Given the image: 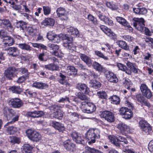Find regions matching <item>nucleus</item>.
<instances>
[{
    "mask_svg": "<svg viewBox=\"0 0 153 153\" xmlns=\"http://www.w3.org/2000/svg\"><path fill=\"white\" fill-rule=\"evenodd\" d=\"M100 131L97 128L89 129L86 134V138L88 140L89 144L95 142L96 139L100 138Z\"/></svg>",
    "mask_w": 153,
    "mask_h": 153,
    "instance_id": "nucleus-1",
    "label": "nucleus"
},
{
    "mask_svg": "<svg viewBox=\"0 0 153 153\" xmlns=\"http://www.w3.org/2000/svg\"><path fill=\"white\" fill-rule=\"evenodd\" d=\"M108 138L111 142L115 146L117 147L123 148L125 146H123L120 142L123 143V144L127 145L128 142L127 139L122 136L117 135L116 137L111 135L108 136Z\"/></svg>",
    "mask_w": 153,
    "mask_h": 153,
    "instance_id": "nucleus-2",
    "label": "nucleus"
},
{
    "mask_svg": "<svg viewBox=\"0 0 153 153\" xmlns=\"http://www.w3.org/2000/svg\"><path fill=\"white\" fill-rule=\"evenodd\" d=\"M26 132L27 137L32 141L37 142L41 139V135L36 131L28 129L26 131Z\"/></svg>",
    "mask_w": 153,
    "mask_h": 153,
    "instance_id": "nucleus-3",
    "label": "nucleus"
},
{
    "mask_svg": "<svg viewBox=\"0 0 153 153\" xmlns=\"http://www.w3.org/2000/svg\"><path fill=\"white\" fill-rule=\"evenodd\" d=\"M133 20L134 21L133 22L134 26L138 30L143 32V30L145 28L144 19L142 18H134Z\"/></svg>",
    "mask_w": 153,
    "mask_h": 153,
    "instance_id": "nucleus-4",
    "label": "nucleus"
},
{
    "mask_svg": "<svg viewBox=\"0 0 153 153\" xmlns=\"http://www.w3.org/2000/svg\"><path fill=\"white\" fill-rule=\"evenodd\" d=\"M120 114L126 119H130L133 117L131 110L126 107H122L119 110Z\"/></svg>",
    "mask_w": 153,
    "mask_h": 153,
    "instance_id": "nucleus-5",
    "label": "nucleus"
},
{
    "mask_svg": "<svg viewBox=\"0 0 153 153\" xmlns=\"http://www.w3.org/2000/svg\"><path fill=\"white\" fill-rule=\"evenodd\" d=\"M82 106L85 105V108H83L82 110L84 112L91 113L94 112L96 110L95 105L91 103L85 101L82 102Z\"/></svg>",
    "mask_w": 153,
    "mask_h": 153,
    "instance_id": "nucleus-6",
    "label": "nucleus"
},
{
    "mask_svg": "<svg viewBox=\"0 0 153 153\" xmlns=\"http://www.w3.org/2000/svg\"><path fill=\"white\" fill-rule=\"evenodd\" d=\"M135 64L134 63H132L129 61L127 62L126 65L128 68L126 67V74L131 75L132 72L134 73H137L139 69L135 66Z\"/></svg>",
    "mask_w": 153,
    "mask_h": 153,
    "instance_id": "nucleus-7",
    "label": "nucleus"
},
{
    "mask_svg": "<svg viewBox=\"0 0 153 153\" xmlns=\"http://www.w3.org/2000/svg\"><path fill=\"white\" fill-rule=\"evenodd\" d=\"M9 105L14 108H19L23 105L22 101L18 98H12L8 102Z\"/></svg>",
    "mask_w": 153,
    "mask_h": 153,
    "instance_id": "nucleus-8",
    "label": "nucleus"
},
{
    "mask_svg": "<svg viewBox=\"0 0 153 153\" xmlns=\"http://www.w3.org/2000/svg\"><path fill=\"white\" fill-rule=\"evenodd\" d=\"M0 25L3 27L6 28L10 32H12L14 31V28L10 21L8 19H0Z\"/></svg>",
    "mask_w": 153,
    "mask_h": 153,
    "instance_id": "nucleus-9",
    "label": "nucleus"
},
{
    "mask_svg": "<svg viewBox=\"0 0 153 153\" xmlns=\"http://www.w3.org/2000/svg\"><path fill=\"white\" fill-rule=\"evenodd\" d=\"M140 89L143 95L147 98L149 99L152 96V92L145 84H141Z\"/></svg>",
    "mask_w": 153,
    "mask_h": 153,
    "instance_id": "nucleus-10",
    "label": "nucleus"
},
{
    "mask_svg": "<svg viewBox=\"0 0 153 153\" xmlns=\"http://www.w3.org/2000/svg\"><path fill=\"white\" fill-rule=\"evenodd\" d=\"M16 69L14 68L10 67L5 70L4 72V76L9 80H11L15 76Z\"/></svg>",
    "mask_w": 153,
    "mask_h": 153,
    "instance_id": "nucleus-11",
    "label": "nucleus"
},
{
    "mask_svg": "<svg viewBox=\"0 0 153 153\" xmlns=\"http://www.w3.org/2000/svg\"><path fill=\"white\" fill-rule=\"evenodd\" d=\"M101 117L104 118L108 121L111 122L114 120V116L113 113L108 111H104L100 114Z\"/></svg>",
    "mask_w": 153,
    "mask_h": 153,
    "instance_id": "nucleus-12",
    "label": "nucleus"
},
{
    "mask_svg": "<svg viewBox=\"0 0 153 153\" xmlns=\"http://www.w3.org/2000/svg\"><path fill=\"white\" fill-rule=\"evenodd\" d=\"M100 27L101 29L108 36L113 39H116V35L110 29L103 25H100Z\"/></svg>",
    "mask_w": 153,
    "mask_h": 153,
    "instance_id": "nucleus-13",
    "label": "nucleus"
},
{
    "mask_svg": "<svg viewBox=\"0 0 153 153\" xmlns=\"http://www.w3.org/2000/svg\"><path fill=\"white\" fill-rule=\"evenodd\" d=\"M5 50L7 51L8 54L13 57H16L20 54L19 50L16 47H10L6 48Z\"/></svg>",
    "mask_w": 153,
    "mask_h": 153,
    "instance_id": "nucleus-14",
    "label": "nucleus"
},
{
    "mask_svg": "<svg viewBox=\"0 0 153 153\" xmlns=\"http://www.w3.org/2000/svg\"><path fill=\"white\" fill-rule=\"evenodd\" d=\"M136 98L137 101L143 105H146L149 108L151 107L150 103L145 99L143 95L138 94L136 95Z\"/></svg>",
    "mask_w": 153,
    "mask_h": 153,
    "instance_id": "nucleus-15",
    "label": "nucleus"
},
{
    "mask_svg": "<svg viewBox=\"0 0 153 153\" xmlns=\"http://www.w3.org/2000/svg\"><path fill=\"white\" fill-rule=\"evenodd\" d=\"M56 13L57 16L61 18L62 20H66L68 18L66 14V11L65 9L62 7H59L57 8L56 10Z\"/></svg>",
    "mask_w": 153,
    "mask_h": 153,
    "instance_id": "nucleus-16",
    "label": "nucleus"
},
{
    "mask_svg": "<svg viewBox=\"0 0 153 153\" xmlns=\"http://www.w3.org/2000/svg\"><path fill=\"white\" fill-rule=\"evenodd\" d=\"M3 45L4 49L7 46H10L13 44L14 41L13 38L10 36H7L4 38L3 41Z\"/></svg>",
    "mask_w": 153,
    "mask_h": 153,
    "instance_id": "nucleus-17",
    "label": "nucleus"
},
{
    "mask_svg": "<svg viewBox=\"0 0 153 153\" xmlns=\"http://www.w3.org/2000/svg\"><path fill=\"white\" fill-rule=\"evenodd\" d=\"M44 114V113L43 111H37L27 112L26 115L27 117H29L35 118L41 117Z\"/></svg>",
    "mask_w": 153,
    "mask_h": 153,
    "instance_id": "nucleus-18",
    "label": "nucleus"
},
{
    "mask_svg": "<svg viewBox=\"0 0 153 153\" xmlns=\"http://www.w3.org/2000/svg\"><path fill=\"white\" fill-rule=\"evenodd\" d=\"M106 76L108 80L111 82L116 83L118 81V79L116 75L110 71H108L106 74Z\"/></svg>",
    "mask_w": 153,
    "mask_h": 153,
    "instance_id": "nucleus-19",
    "label": "nucleus"
},
{
    "mask_svg": "<svg viewBox=\"0 0 153 153\" xmlns=\"http://www.w3.org/2000/svg\"><path fill=\"white\" fill-rule=\"evenodd\" d=\"M116 20L117 22L124 27L129 28L130 30H132V28L124 18L122 17L117 16L116 17Z\"/></svg>",
    "mask_w": 153,
    "mask_h": 153,
    "instance_id": "nucleus-20",
    "label": "nucleus"
},
{
    "mask_svg": "<svg viewBox=\"0 0 153 153\" xmlns=\"http://www.w3.org/2000/svg\"><path fill=\"white\" fill-rule=\"evenodd\" d=\"M117 128L123 134H125L129 131L130 128L129 126L123 123H120L117 125Z\"/></svg>",
    "mask_w": 153,
    "mask_h": 153,
    "instance_id": "nucleus-21",
    "label": "nucleus"
},
{
    "mask_svg": "<svg viewBox=\"0 0 153 153\" xmlns=\"http://www.w3.org/2000/svg\"><path fill=\"white\" fill-rule=\"evenodd\" d=\"M51 125L52 127L58 130L59 132H63L65 130L64 125L59 122L52 121Z\"/></svg>",
    "mask_w": 153,
    "mask_h": 153,
    "instance_id": "nucleus-22",
    "label": "nucleus"
},
{
    "mask_svg": "<svg viewBox=\"0 0 153 153\" xmlns=\"http://www.w3.org/2000/svg\"><path fill=\"white\" fill-rule=\"evenodd\" d=\"M63 145L65 149L68 151L73 150L75 147V144L68 140L64 142Z\"/></svg>",
    "mask_w": 153,
    "mask_h": 153,
    "instance_id": "nucleus-23",
    "label": "nucleus"
},
{
    "mask_svg": "<svg viewBox=\"0 0 153 153\" xmlns=\"http://www.w3.org/2000/svg\"><path fill=\"white\" fill-rule=\"evenodd\" d=\"M77 87L78 89L83 91L85 94H88L90 92L89 88L84 83H79L77 84Z\"/></svg>",
    "mask_w": 153,
    "mask_h": 153,
    "instance_id": "nucleus-24",
    "label": "nucleus"
},
{
    "mask_svg": "<svg viewBox=\"0 0 153 153\" xmlns=\"http://www.w3.org/2000/svg\"><path fill=\"white\" fill-rule=\"evenodd\" d=\"M81 59L87 65H90L92 63V60L91 58L84 54L81 53L80 54Z\"/></svg>",
    "mask_w": 153,
    "mask_h": 153,
    "instance_id": "nucleus-25",
    "label": "nucleus"
},
{
    "mask_svg": "<svg viewBox=\"0 0 153 153\" xmlns=\"http://www.w3.org/2000/svg\"><path fill=\"white\" fill-rule=\"evenodd\" d=\"M33 86L40 89L46 88L48 87V85L41 82H35L33 83Z\"/></svg>",
    "mask_w": 153,
    "mask_h": 153,
    "instance_id": "nucleus-26",
    "label": "nucleus"
},
{
    "mask_svg": "<svg viewBox=\"0 0 153 153\" xmlns=\"http://www.w3.org/2000/svg\"><path fill=\"white\" fill-rule=\"evenodd\" d=\"M38 30L33 27H28L27 29V31L29 34L32 36H36L38 33Z\"/></svg>",
    "mask_w": 153,
    "mask_h": 153,
    "instance_id": "nucleus-27",
    "label": "nucleus"
},
{
    "mask_svg": "<svg viewBox=\"0 0 153 153\" xmlns=\"http://www.w3.org/2000/svg\"><path fill=\"white\" fill-rule=\"evenodd\" d=\"M54 20L50 18H46L42 22V25H44L53 26L54 24Z\"/></svg>",
    "mask_w": 153,
    "mask_h": 153,
    "instance_id": "nucleus-28",
    "label": "nucleus"
},
{
    "mask_svg": "<svg viewBox=\"0 0 153 153\" xmlns=\"http://www.w3.org/2000/svg\"><path fill=\"white\" fill-rule=\"evenodd\" d=\"M45 67L46 69L52 71H58L59 70V67L57 65L52 63L45 65Z\"/></svg>",
    "mask_w": 153,
    "mask_h": 153,
    "instance_id": "nucleus-29",
    "label": "nucleus"
},
{
    "mask_svg": "<svg viewBox=\"0 0 153 153\" xmlns=\"http://www.w3.org/2000/svg\"><path fill=\"white\" fill-rule=\"evenodd\" d=\"M16 26L17 28H19L20 30L23 32L26 27V23L23 21H19L16 23Z\"/></svg>",
    "mask_w": 153,
    "mask_h": 153,
    "instance_id": "nucleus-30",
    "label": "nucleus"
},
{
    "mask_svg": "<svg viewBox=\"0 0 153 153\" xmlns=\"http://www.w3.org/2000/svg\"><path fill=\"white\" fill-rule=\"evenodd\" d=\"M92 65L95 69L99 72H102L104 68L102 66L97 62H94Z\"/></svg>",
    "mask_w": 153,
    "mask_h": 153,
    "instance_id": "nucleus-31",
    "label": "nucleus"
},
{
    "mask_svg": "<svg viewBox=\"0 0 153 153\" xmlns=\"http://www.w3.org/2000/svg\"><path fill=\"white\" fill-rule=\"evenodd\" d=\"M90 86L94 88L95 89H97L100 88L101 84L100 82L96 80H91L89 82Z\"/></svg>",
    "mask_w": 153,
    "mask_h": 153,
    "instance_id": "nucleus-32",
    "label": "nucleus"
},
{
    "mask_svg": "<svg viewBox=\"0 0 153 153\" xmlns=\"http://www.w3.org/2000/svg\"><path fill=\"white\" fill-rule=\"evenodd\" d=\"M23 152L25 153H31L32 149V147L28 144H25L22 146Z\"/></svg>",
    "mask_w": 153,
    "mask_h": 153,
    "instance_id": "nucleus-33",
    "label": "nucleus"
},
{
    "mask_svg": "<svg viewBox=\"0 0 153 153\" xmlns=\"http://www.w3.org/2000/svg\"><path fill=\"white\" fill-rule=\"evenodd\" d=\"M119 46L126 51H129V48L127 44L124 41L119 40L117 42Z\"/></svg>",
    "mask_w": 153,
    "mask_h": 153,
    "instance_id": "nucleus-34",
    "label": "nucleus"
},
{
    "mask_svg": "<svg viewBox=\"0 0 153 153\" xmlns=\"http://www.w3.org/2000/svg\"><path fill=\"white\" fill-rule=\"evenodd\" d=\"M64 37L65 38V35L64 34H61L58 35H55L52 42L54 43H58L60 41L61 39H64Z\"/></svg>",
    "mask_w": 153,
    "mask_h": 153,
    "instance_id": "nucleus-35",
    "label": "nucleus"
},
{
    "mask_svg": "<svg viewBox=\"0 0 153 153\" xmlns=\"http://www.w3.org/2000/svg\"><path fill=\"white\" fill-rule=\"evenodd\" d=\"M19 47L21 49L27 51H30L32 48L29 45L26 43H21L18 44Z\"/></svg>",
    "mask_w": 153,
    "mask_h": 153,
    "instance_id": "nucleus-36",
    "label": "nucleus"
},
{
    "mask_svg": "<svg viewBox=\"0 0 153 153\" xmlns=\"http://www.w3.org/2000/svg\"><path fill=\"white\" fill-rule=\"evenodd\" d=\"M10 91L13 93L17 94H20L22 92V90L19 86H13L9 89Z\"/></svg>",
    "mask_w": 153,
    "mask_h": 153,
    "instance_id": "nucleus-37",
    "label": "nucleus"
},
{
    "mask_svg": "<svg viewBox=\"0 0 153 153\" xmlns=\"http://www.w3.org/2000/svg\"><path fill=\"white\" fill-rule=\"evenodd\" d=\"M68 32L71 34L76 35L79 34V31L77 29L72 27H70L67 28Z\"/></svg>",
    "mask_w": 153,
    "mask_h": 153,
    "instance_id": "nucleus-38",
    "label": "nucleus"
},
{
    "mask_svg": "<svg viewBox=\"0 0 153 153\" xmlns=\"http://www.w3.org/2000/svg\"><path fill=\"white\" fill-rule=\"evenodd\" d=\"M87 19L93 24L94 25H97L98 24V22L97 21L96 18L95 17L92 15L91 14L88 15Z\"/></svg>",
    "mask_w": 153,
    "mask_h": 153,
    "instance_id": "nucleus-39",
    "label": "nucleus"
},
{
    "mask_svg": "<svg viewBox=\"0 0 153 153\" xmlns=\"http://www.w3.org/2000/svg\"><path fill=\"white\" fill-rule=\"evenodd\" d=\"M123 83L125 87L128 90H129L130 87L132 85L131 81L128 78L125 79Z\"/></svg>",
    "mask_w": 153,
    "mask_h": 153,
    "instance_id": "nucleus-40",
    "label": "nucleus"
},
{
    "mask_svg": "<svg viewBox=\"0 0 153 153\" xmlns=\"http://www.w3.org/2000/svg\"><path fill=\"white\" fill-rule=\"evenodd\" d=\"M111 103L114 104H118L120 101V98L116 95H114L111 97Z\"/></svg>",
    "mask_w": 153,
    "mask_h": 153,
    "instance_id": "nucleus-41",
    "label": "nucleus"
},
{
    "mask_svg": "<svg viewBox=\"0 0 153 153\" xmlns=\"http://www.w3.org/2000/svg\"><path fill=\"white\" fill-rule=\"evenodd\" d=\"M106 6L113 10H117L118 9V7L112 2H107L105 3Z\"/></svg>",
    "mask_w": 153,
    "mask_h": 153,
    "instance_id": "nucleus-42",
    "label": "nucleus"
},
{
    "mask_svg": "<svg viewBox=\"0 0 153 153\" xmlns=\"http://www.w3.org/2000/svg\"><path fill=\"white\" fill-rule=\"evenodd\" d=\"M10 143L13 144H19L20 142V139L18 137L12 136L10 137Z\"/></svg>",
    "mask_w": 153,
    "mask_h": 153,
    "instance_id": "nucleus-43",
    "label": "nucleus"
},
{
    "mask_svg": "<svg viewBox=\"0 0 153 153\" xmlns=\"http://www.w3.org/2000/svg\"><path fill=\"white\" fill-rule=\"evenodd\" d=\"M10 108L7 107H4L3 109V114L7 120L10 119V117L9 115V111Z\"/></svg>",
    "mask_w": 153,
    "mask_h": 153,
    "instance_id": "nucleus-44",
    "label": "nucleus"
},
{
    "mask_svg": "<svg viewBox=\"0 0 153 153\" xmlns=\"http://www.w3.org/2000/svg\"><path fill=\"white\" fill-rule=\"evenodd\" d=\"M95 53L96 55L99 56L100 58L103 59L105 60H108L109 59L107 56H105L100 51H95Z\"/></svg>",
    "mask_w": 153,
    "mask_h": 153,
    "instance_id": "nucleus-45",
    "label": "nucleus"
},
{
    "mask_svg": "<svg viewBox=\"0 0 153 153\" xmlns=\"http://www.w3.org/2000/svg\"><path fill=\"white\" fill-rule=\"evenodd\" d=\"M29 77L27 76H22L18 78L16 82L19 84L22 83L24 82L26 80L28 79Z\"/></svg>",
    "mask_w": 153,
    "mask_h": 153,
    "instance_id": "nucleus-46",
    "label": "nucleus"
},
{
    "mask_svg": "<svg viewBox=\"0 0 153 153\" xmlns=\"http://www.w3.org/2000/svg\"><path fill=\"white\" fill-rule=\"evenodd\" d=\"M76 96L82 100L88 101L89 100V98L87 97L81 92L78 93Z\"/></svg>",
    "mask_w": 153,
    "mask_h": 153,
    "instance_id": "nucleus-47",
    "label": "nucleus"
},
{
    "mask_svg": "<svg viewBox=\"0 0 153 153\" xmlns=\"http://www.w3.org/2000/svg\"><path fill=\"white\" fill-rule=\"evenodd\" d=\"M64 46L69 49V50H74L75 49V46L73 45L72 43H64L63 44Z\"/></svg>",
    "mask_w": 153,
    "mask_h": 153,
    "instance_id": "nucleus-48",
    "label": "nucleus"
},
{
    "mask_svg": "<svg viewBox=\"0 0 153 153\" xmlns=\"http://www.w3.org/2000/svg\"><path fill=\"white\" fill-rule=\"evenodd\" d=\"M87 149L90 153H103L100 150L93 148L87 147Z\"/></svg>",
    "mask_w": 153,
    "mask_h": 153,
    "instance_id": "nucleus-49",
    "label": "nucleus"
},
{
    "mask_svg": "<svg viewBox=\"0 0 153 153\" xmlns=\"http://www.w3.org/2000/svg\"><path fill=\"white\" fill-rule=\"evenodd\" d=\"M53 114V117L57 119H61V118L63 116V113L61 111H56Z\"/></svg>",
    "mask_w": 153,
    "mask_h": 153,
    "instance_id": "nucleus-50",
    "label": "nucleus"
},
{
    "mask_svg": "<svg viewBox=\"0 0 153 153\" xmlns=\"http://www.w3.org/2000/svg\"><path fill=\"white\" fill-rule=\"evenodd\" d=\"M59 76L60 78L58 80L59 82L61 84H65L66 83L65 80L66 76L61 73H59Z\"/></svg>",
    "mask_w": 153,
    "mask_h": 153,
    "instance_id": "nucleus-51",
    "label": "nucleus"
},
{
    "mask_svg": "<svg viewBox=\"0 0 153 153\" xmlns=\"http://www.w3.org/2000/svg\"><path fill=\"white\" fill-rule=\"evenodd\" d=\"M19 71L22 74H24V76H27L29 77L30 73L28 72L27 69L24 68H21L19 69Z\"/></svg>",
    "mask_w": 153,
    "mask_h": 153,
    "instance_id": "nucleus-52",
    "label": "nucleus"
},
{
    "mask_svg": "<svg viewBox=\"0 0 153 153\" xmlns=\"http://www.w3.org/2000/svg\"><path fill=\"white\" fill-rule=\"evenodd\" d=\"M43 8L44 13L45 15H48L51 12V8L50 7L47 6H43Z\"/></svg>",
    "mask_w": 153,
    "mask_h": 153,
    "instance_id": "nucleus-53",
    "label": "nucleus"
},
{
    "mask_svg": "<svg viewBox=\"0 0 153 153\" xmlns=\"http://www.w3.org/2000/svg\"><path fill=\"white\" fill-rule=\"evenodd\" d=\"M17 131L16 128L13 126H9L7 128V131L10 134H13Z\"/></svg>",
    "mask_w": 153,
    "mask_h": 153,
    "instance_id": "nucleus-54",
    "label": "nucleus"
},
{
    "mask_svg": "<svg viewBox=\"0 0 153 153\" xmlns=\"http://www.w3.org/2000/svg\"><path fill=\"white\" fill-rule=\"evenodd\" d=\"M97 94L100 98L105 99L107 98V95L106 93L103 91H100L97 92Z\"/></svg>",
    "mask_w": 153,
    "mask_h": 153,
    "instance_id": "nucleus-55",
    "label": "nucleus"
},
{
    "mask_svg": "<svg viewBox=\"0 0 153 153\" xmlns=\"http://www.w3.org/2000/svg\"><path fill=\"white\" fill-rule=\"evenodd\" d=\"M152 129V128L151 126L148 123L147 124H146L145 126L142 129V131L146 133L149 132L151 131Z\"/></svg>",
    "mask_w": 153,
    "mask_h": 153,
    "instance_id": "nucleus-56",
    "label": "nucleus"
},
{
    "mask_svg": "<svg viewBox=\"0 0 153 153\" xmlns=\"http://www.w3.org/2000/svg\"><path fill=\"white\" fill-rule=\"evenodd\" d=\"M15 116V117L13 118L12 120L7 123L5 126H7L10 124H13L15 122L17 121L19 119V114H17Z\"/></svg>",
    "mask_w": 153,
    "mask_h": 153,
    "instance_id": "nucleus-57",
    "label": "nucleus"
},
{
    "mask_svg": "<svg viewBox=\"0 0 153 153\" xmlns=\"http://www.w3.org/2000/svg\"><path fill=\"white\" fill-rule=\"evenodd\" d=\"M48 45L50 49L53 50L54 51H57L59 48V46L50 43Z\"/></svg>",
    "mask_w": 153,
    "mask_h": 153,
    "instance_id": "nucleus-58",
    "label": "nucleus"
},
{
    "mask_svg": "<svg viewBox=\"0 0 153 153\" xmlns=\"http://www.w3.org/2000/svg\"><path fill=\"white\" fill-rule=\"evenodd\" d=\"M96 13L97 14L99 18L102 21L104 22L105 21V19L106 18V17L105 16L103 15L102 14L100 13V12L99 11H96Z\"/></svg>",
    "mask_w": 153,
    "mask_h": 153,
    "instance_id": "nucleus-59",
    "label": "nucleus"
},
{
    "mask_svg": "<svg viewBox=\"0 0 153 153\" xmlns=\"http://www.w3.org/2000/svg\"><path fill=\"white\" fill-rule=\"evenodd\" d=\"M117 66L119 69L125 71L126 73V67L124 65L120 63H117Z\"/></svg>",
    "mask_w": 153,
    "mask_h": 153,
    "instance_id": "nucleus-60",
    "label": "nucleus"
},
{
    "mask_svg": "<svg viewBox=\"0 0 153 153\" xmlns=\"http://www.w3.org/2000/svg\"><path fill=\"white\" fill-rule=\"evenodd\" d=\"M105 23L110 26H112L114 25L113 21L108 17H107L104 22Z\"/></svg>",
    "mask_w": 153,
    "mask_h": 153,
    "instance_id": "nucleus-61",
    "label": "nucleus"
},
{
    "mask_svg": "<svg viewBox=\"0 0 153 153\" xmlns=\"http://www.w3.org/2000/svg\"><path fill=\"white\" fill-rule=\"evenodd\" d=\"M55 34L53 33L52 32H49L47 33V37L49 40L53 41L54 38V36H55Z\"/></svg>",
    "mask_w": 153,
    "mask_h": 153,
    "instance_id": "nucleus-62",
    "label": "nucleus"
},
{
    "mask_svg": "<svg viewBox=\"0 0 153 153\" xmlns=\"http://www.w3.org/2000/svg\"><path fill=\"white\" fill-rule=\"evenodd\" d=\"M21 16L25 19H27L28 20H30L32 16L30 15H29L28 14L25 13H21Z\"/></svg>",
    "mask_w": 153,
    "mask_h": 153,
    "instance_id": "nucleus-63",
    "label": "nucleus"
},
{
    "mask_svg": "<svg viewBox=\"0 0 153 153\" xmlns=\"http://www.w3.org/2000/svg\"><path fill=\"white\" fill-rule=\"evenodd\" d=\"M148 123L147 121L143 120H140L139 122V125L140 128L142 129Z\"/></svg>",
    "mask_w": 153,
    "mask_h": 153,
    "instance_id": "nucleus-64",
    "label": "nucleus"
}]
</instances>
